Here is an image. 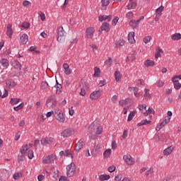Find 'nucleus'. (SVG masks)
Listing matches in <instances>:
<instances>
[{"label": "nucleus", "mask_w": 181, "mask_h": 181, "mask_svg": "<svg viewBox=\"0 0 181 181\" xmlns=\"http://www.w3.org/2000/svg\"><path fill=\"white\" fill-rule=\"evenodd\" d=\"M66 31L64 30V28H63L62 26H60L57 29V41L59 42V43H63L64 40H66Z\"/></svg>", "instance_id": "obj_1"}, {"label": "nucleus", "mask_w": 181, "mask_h": 181, "mask_svg": "<svg viewBox=\"0 0 181 181\" xmlns=\"http://www.w3.org/2000/svg\"><path fill=\"white\" fill-rule=\"evenodd\" d=\"M88 131H89L88 135L90 138H91V139H97L98 136H97V131L95 128V122L90 124Z\"/></svg>", "instance_id": "obj_2"}, {"label": "nucleus", "mask_w": 181, "mask_h": 181, "mask_svg": "<svg viewBox=\"0 0 181 181\" xmlns=\"http://www.w3.org/2000/svg\"><path fill=\"white\" fill-rule=\"evenodd\" d=\"M76 173V164L71 163L66 166V175L69 177H73Z\"/></svg>", "instance_id": "obj_3"}, {"label": "nucleus", "mask_w": 181, "mask_h": 181, "mask_svg": "<svg viewBox=\"0 0 181 181\" xmlns=\"http://www.w3.org/2000/svg\"><path fill=\"white\" fill-rule=\"evenodd\" d=\"M54 117L59 122H64L66 121V117H64V115H63V112L60 109L55 110Z\"/></svg>", "instance_id": "obj_4"}, {"label": "nucleus", "mask_w": 181, "mask_h": 181, "mask_svg": "<svg viewBox=\"0 0 181 181\" xmlns=\"http://www.w3.org/2000/svg\"><path fill=\"white\" fill-rule=\"evenodd\" d=\"M103 95V90H95L90 95V98L93 101H95V100H98L100 98V96Z\"/></svg>", "instance_id": "obj_5"}, {"label": "nucleus", "mask_w": 181, "mask_h": 181, "mask_svg": "<svg viewBox=\"0 0 181 181\" xmlns=\"http://www.w3.org/2000/svg\"><path fill=\"white\" fill-rule=\"evenodd\" d=\"M144 19V17L141 16L137 21L132 20L129 23V26H131L132 28V29H136V28H138V26H139V23H141V21Z\"/></svg>", "instance_id": "obj_6"}, {"label": "nucleus", "mask_w": 181, "mask_h": 181, "mask_svg": "<svg viewBox=\"0 0 181 181\" xmlns=\"http://www.w3.org/2000/svg\"><path fill=\"white\" fill-rule=\"evenodd\" d=\"M71 135H74V129H65L61 134L63 138H69V136H71Z\"/></svg>", "instance_id": "obj_7"}, {"label": "nucleus", "mask_w": 181, "mask_h": 181, "mask_svg": "<svg viewBox=\"0 0 181 181\" xmlns=\"http://www.w3.org/2000/svg\"><path fill=\"white\" fill-rule=\"evenodd\" d=\"M54 141V139L53 137H45L41 139V144L44 146H46V145H52Z\"/></svg>", "instance_id": "obj_8"}, {"label": "nucleus", "mask_w": 181, "mask_h": 181, "mask_svg": "<svg viewBox=\"0 0 181 181\" xmlns=\"http://www.w3.org/2000/svg\"><path fill=\"white\" fill-rule=\"evenodd\" d=\"M47 107H52V105H56V96H49L46 102Z\"/></svg>", "instance_id": "obj_9"}, {"label": "nucleus", "mask_w": 181, "mask_h": 181, "mask_svg": "<svg viewBox=\"0 0 181 181\" xmlns=\"http://www.w3.org/2000/svg\"><path fill=\"white\" fill-rule=\"evenodd\" d=\"M55 160H56V156L50 155L45 157V158L42 160V163H45V164L52 163V162H54Z\"/></svg>", "instance_id": "obj_10"}, {"label": "nucleus", "mask_w": 181, "mask_h": 181, "mask_svg": "<svg viewBox=\"0 0 181 181\" xmlns=\"http://www.w3.org/2000/svg\"><path fill=\"white\" fill-rule=\"evenodd\" d=\"M84 146V139H81L75 146V151L76 152H78L81 151V149H83V146Z\"/></svg>", "instance_id": "obj_11"}, {"label": "nucleus", "mask_w": 181, "mask_h": 181, "mask_svg": "<svg viewBox=\"0 0 181 181\" xmlns=\"http://www.w3.org/2000/svg\"><path fill=\"white\" fill-rule=\"evenodd\" d=\"M123 159L126 162L127 165H134V163H135V161L133 160L132 157L131 156H124Z\"/></svg>", "instance_id": "obj_12"}, {"label": "nucleus", "mask_w": 181, "mask_h": 181, "mask_svg": "<svg viewBox=\"0 0 181 181\" xmlns=\"http://www.w3.org/2000/svg\"><path fill=\"white\" fill-rule=\"evenodd\" d=\"M94 29L93 28H88L86 30V36L88 39H92L93 36H94Z\"/></svg>", "instance_id": "obj_13"}, {"label": "nucleus", "mask_w": 181, "mask_h": 181, "mask_svg": "<svg viewBox=\"0 0 181 181\" xmlns=\"http://www.w3.org/2000/svg\"><path fill=\"white\" fill-rule=\"evenodd\" d=\"M3 69H8L9 67V61L7 59L3 58L0 60Z\"/></svg>", "instance_id": "obj_14"}, {"label": "nucleus", "mask_w": 181, "mask_h": 181, "mask_svg": "<svg viewBox=\"0 0 181 181\" xmlns=\"http://www.w3.org/2000/svg\"><path fill=\"white\" fill-rule=\"evenodd\" d=\"M63 67L65 74H66V76H70V74H71V70H70V66H69V64L64 63L63 64Z\"/></svg>", "instance_id": "obj_15"}, {"label": "nucleus", "mask_w": 181, "mask_h": 181, "mask_svg": "<svg viewBox=\"0 0 181 181\" xmlns=\"http://www.w3.org/2000/svg\"><path fill=\"white\" fill-rule=\"evenodd\" d=\"M6 84L8 86V87H15L16 86V83H15V81L12 78H7L6 80Z\"/></svg>", "instance_id": "obj_16"}, {"label": "nucleus", "mask_w": 181, "mask_h": 181, "mask_svg": "<svg viewBox=\"0 0 181 181\" xmlns=\"http://www.w3.org/2000/svg\"><path fill=\"white\" fill-rule=\"evenodd\" d=\"M101 9L102 11H105L107 6L110 5V0H101Z\"/></svg>", "instance_id": "obj_17"}, {"label": "nucleus", "mask_w": 181, "mask_h": 181, "mask_svg": "<svg viewBox=\"0 0 181 181\" xmlns=\"http://www.w3.org/2000/svg\"><path fill=\"white\" fill-rule=\"evenodd\" d=\"M28 40H29V37H28V35L26 34H23L20 37V42L22 45H26V43H28Z\"/></svg>", "instance_id": "obj_18"}, {"label": "nucleus", "mask_w": 181, "mask_h": 181, "mask_svg": "<svg viewBox=\"0 0 181 181\" xmlns=\"http://www.w3.org/2000/svg\"><path fill=\"white\" fill-rule=\"evenodd\" d=\"M171 80L174 84V88H175V90H180L181 83H179V80L175 78H172Z\"/></svg>", "instance_id": "obj_19"}, {"label": "nucleus", "mask_w": 181, "mask_h": 181, "mask_svg": "<svg viewBox=\"0 0 181 181\" xmlns=\"http://www.w3.org/2000/svg\"><path fill=\"white\" fill-rule=\"evenodd\" d=\"M172 152H173V147L169 146L168 148H165L163 153L165 156H169V155H170V153H172Z\"/></svg>", "instance_id": "obj_20"}, {"label": "nucleus", "mask_w": 181, "mask_h": 181, "mask_svg": "<svg viewBox=\"0 0 181 181\" xmlns=\"http://www.w3.org/2000/svg\"><path fill=\"white\" fill-rule=\"evenodd\" d=\"M135 33L131 32L128 34V40L129 43L134 44L135 42Z\"/></svg>", "instance_id": "obj_21"}, {"label": "nucleus", "mask_w": 181, "mask_h": 181, "mask_svg": "<svg viewBox=\"0 0 181 181\" xmlns=\"http://www.w3.org/2000/svg\"><path fill=\"white\" fill-rule=\"evenodd\" d=\"M115 45V47H117V49H119V47H122V46H124V45H125V40H116Z\"/></svg>", "instance_id": "obj_22"}, {"label": "nucleus", "mask_w": 181, "mask_h": 181, "mask_svg": "<svg viewBox=\"0 0 181 181\" xmlns=\"http://www.w3.org/2000/svg\"><path fill=\"white\" fill-rule=\"evenodd\" d=\"M101 30H105V32H110V23H103L100 27Z\"/></svg>", "instance_id": "obj_23"}, {"label": "nucleus", "mask_w": 181, "mask_h": 181, "mask_svg": "<svg viewBox=\"0 0 181 181\" xmlns=\"http://www.w3.org/2000/svg\"><path fill=\"white\" fill-rule=\"evenodd\" d=\"M13 33V30H12V24L9 23V24L7 25V32H6V35H7V36H8L9 37H11Z\"/></svg>", "instance_id": "obj_24"}, {"label": "nucleus", "mask_w": 181, "mask_h": 181, "mask_svg": "<svg viewBox=\"0 0 181 181\" xmlns=\"http://www.w3.org/2000/svg\"><path fill=\"white\" fill-rule=\"evenodd\" d=\"M12 66L14 67V69H18V70H21L22 69V65L21 64V62L18 61H13Z\"/></svg>", "instance_id": "obj_25"}, {"label": "nucleus", "mask_w": 181, "mask_h": 181, "mask_svg": "<svg viewBox=\"0 0 181 181\" xmlns=\"http://www.w3.org/2000/svg\"><path fill=\"white\" fill-rule=\"evenodd\" d=\"M163 53V51L162 50V49H160V47H158L156 51V55H155L156 59H159V57L162 56Z\"/></svg>", "instance_id": "obj_26"}, {"label": "nucleus", "mask_w": 181, "mask_h": 181, "mask_svg": "<svg viewBox=\"0 0 181 181\" xmlns=\"http://www.w3.org/2000/svg\"><path fill=\"white\" fill-rule=\"evenodd\" d=\"M146 67H151V66H155V62L153 60L147 59L144 62Z\"/></svg>", "instance_id": "obj_27"}, {"label": "nucleus", "mask_w": 181, "mask_h": 181, "mask_svg": "<svg viewBox=\"0 0 181 181\" xmlns=\"http://www.w3.org/2000/svg\"><path fill=\"white\" fill-rule=\"evenodd\" d=\"M56 88V94H60L62 93V88H63V86L62 84L58 83L54 86Z\"/></svg>", "instance_id": "obj_28"}, {"label": "nucleus", "mask_w": 181, "mask_h": 181, "mask_svg": "<svg viewBox=\"0 0 181 181\" xmlns=\"http://www.w3.org/2000/svg\"><path fill=\"white\" fill-rule=\"evenodd\" d=\"M100 74H101V71L100 70V68H98L97 66L95 67L93 76L94 77H100Z\"/></svg>", "instance_id": "obj_29"}, {"label": "nucleus", "mask_w": 181, "mask_h": 181, "mask_svg": "<svg viewBox=\"0 0 181 181\" xmlns=\"http://www.w3.org/2000/svg\"><path fill=\"white\" fill-rule=\"evenodd\" d=\"M151 124V121H148L147 119L141 120V122L137 124V127H142V125H148Z\"/></svg>", "instance_id": "obj_30"}, {"label": "nucleus", "mask_w": 181, "mask_h": 181, "mask_svg": "<svg viewBox=\"0 0 181 181\" xmlns=\"http://www.w3.org/2000/svg\"><path fill=\"white\" fill-rule=\"evenodd\" d=\"M104 158H108L110 156H111V149L108 148L105 150L103 153Z\"/></svg>", "instance_id": "obj_31"}, {"label": "nucleus", "mask_w": 181, "mask_h": 181, "mask_svg": "<svg viewBox=\"0 0 181 181\" xmlns=\"http://www.w3.org/2000/svg\"><path fill=\"white\" fill-rule=\"evenodd\" d=\"M111 176L109 175H100L99 176L100 180H110Z\"/></svg>", "instance_id": "obj_32"}, {"label": "nucleus", "mask_w": 181, "mask_h": 181, "mask_svg": "<svg viewBox=\"0 0 181 181\" xmlns=\"http://www.w3.org/2000/svg\"><path fill=\"white\" fill-rule=\"evenodd\" d=\"M171 39L173 40H180L181 39V34L180 33H175L171 36Z\"/></svg>", "instance_id": "obj_33"}, {"label": "nucleus", "mask_w": 181, "mask_h": 181, "mask_svg": "<svg viewBox=\"0 0 181 181\" xmlns=\"http://www.w3.org/2000/svg\"><path fill=\"white\" fill-rule=\"evenodd\" d=\"M115 77L116 81H121V72L116 71L115 72Z\"/></svg>", "instance_id": "obj_34"}, {"label": "nucleus", "mask_w": 181, "mask_h": 181, "mask_svg": "<svg viewBox=\"0 0 181 181\" xmlns=\"http://www.w3.org/2000/svg\"><path fill=\"white\" fill-rule=\"evenodd\" d=\"M19 101H21V98H11L10 100V104H11V105H16Z\"/></svg>", "instance_id": "obj_35"}, {"label": "nucleus", "mask_w": 181, "mask_h": 181, "mask_svg": "<svg viewBox=\"0 0 181 181\" xmlns=\"http://www.w3.org/2000/svg\"><path fill=\"white\" fill-rule=\"evenodd\" d=\"M28 149L29 148H28V144L25 145L24 146H22L21 148L20 149L21 153L25 155Z\"/></svg>", "instance_id": "obj_36"}, {"label": "nucleus", "mask_w": 181, "mask_h": 181, "mask_svg": "<svg viewBox=\"0 0 181 181\" xmlns=\"http://www.w3.org/2000/svg\"><path fill=\"white\" fill-rule=\"evenodd\" d=\"M135 114H136L135 111L130 112L127 119L128 122H129V121H132V119L135 117Z\"/></svg>", "instance_id": "obj_37"}, {"label": "nucleus", "mask_w": 181, "mask_h": 181, "mask_svg": "<svg viewBox=\"0 0 181 181\" xmlns=\"http://www.w3.org/2000/svg\"><path fill=\"white\" fill-rule=\"evenodd\" d=\"M95 128H96V136L100 135L103 132V127L97 125L95 123Z\"/></svg>", "instance_id": "obj_38"}, {"label": "nucleus", "mask_w": 181, "mask_h": 181, "mask_svg": "<svg viewBox=\"0 0 181 181\" xmlns=\"http://www.w3.org/2000/svg\"><path fill=\"white\" fill-rule=\"evenodd\" d=\"M25 159V154L21 153V154L18 156V163H21V162H23V160Z\"/></svg>", "instance_id": "obj_39"}, {"label": "nucleus", "mask_w": 181, "mask_h": 181, "mask_svg": "<svg viewBox=\"0 0 181 181\" xmlns=\"http://www.w3.org/2000/svg\"><path fill=\"white\" fill-rule=\"evenodd\" d=\"M20 177H22V173H16L13 175L14 180H18Z\"/></svg>", "instance_id": "obj_40"}, {"label": "nucleus", "mask_w": 181, "mask_h": 181, "mask_svg": "<svg viewBox=\"0 0 181 181\" xmlns=\"http://www.w3.org/2000/svg\"><path fill=\"white\" fill-rule=\"evenodd\" d=\"M105 64L108 67H110L111 64H112V58L108 57V59L105 62Z\"/></svg>", "instance_id": "obj_41"}, {"label": "nucleus", "mask_w": 181, "mask_h": 181, "mask_svg": "<svg viewBox=\"0 0 181 181\" xmlns=\"http://www.w3.org/2000/svg\"><path fill=\"white\" fill-rule=\"evenodd\" d=\"M136 6V2H132L130 5L126 6V8H127V9H134V8H135Z\"/></svg>", "instance_id": "obj_42"}, {"label": "nucleus", "mask_w": 181, "mask_h": 181, "mask_svg": "<svg viewBox=\"0 0 181 181\" xmlns=\"http://www.w3.org/2000/svg\"><path fill=\"white\" fill-rule=\"evenodd\" d=\"M49 87V83H47V81H42L41 83V88H42L43 90H46V88H47Z\"/></svg>", "instance_id": "obj_43"}, {"label": "nucleus", "mask_w": 181, "mask_h": 181, "mask_svg": "<svg viewBox=\"0 0 181 181\" xmlns=\"http://www.w3.org/2000/svg\"><path fill=\"white\" fill-rule=\"evenodd\" d=\"M152 111H153V108L152 107H148V110L146 109V110L144 112L142 111V112L144 114H146V115H149L150 114H152Z\"/></svg>", "instance_id": "obj_44"}, {"label": "nucleus", "mask_w": 181, "mask_h": 181, "mask_svg": "<svg viewBox=\"0 0 181 181\" xmlns=\"http://www.w3.org/2000/svg\"><path fill=\"white\" fill-rule=\"evenodd\" d=\"M163 8H164L163 6H160V7H158L156 11L157 15H159V16H160V13H162Z\"/></svg>", "instance_id": "obj_45"}, {"label": "nucleus", "mask_w": 181, "mask_h": 181, "mask_svg": "<svg viewBox=\"0 0 181 181\" xmlns=\"http://www.w3.org/2000/svg\"><path fill=\"white\" fill-rule=\"evenodd\" d=\"M21 26L24 29H29V28L30 27V23H28V22H24L22 23Z\"/></svg>", "instance_id": "obj_46"}, {"label": "nucleus", "mask_w": 181, "mask_h": 181, "mask_svg": "<svg viewBox=\"0 0 181 181\" xmlns=\"http://www.w3.org/2000/svg\"><path fill=\"white\" fill-rule=\"evenodd\" d=\"M23 108V103H21L19 105L14 107V111H19V110H22Z\"/></svg>", "instance_id": "obj_47"}, {"label": "nucleus", "mask_w": 181, "mask_h": 181, "mask_svg": "<svg viewBox=\"0 0 181 181\" xmlns=\"http://www.w3.org/2000/svg\"><path fill=\"white\" fill-rule=\"evenodd\" d=\"M8 90L6 89H4V93L2 95V92L0 90V97L1 98H5V97H8Z\"/></svg>", "instance_id": "obj_48"}, {"label": "nucleus", "mask_w": 181, "mask_h": 181, "mask_svg": "<svg viewBox=\"0 0 181 181\" xmlns=\"http://www.w3.org/2000/svg\"><path fill=\"white\" fill-rule=\"evenodd\" d=\"M144 97L146 98H151V93H149V89H145Z\"/></svg>", "instance_id": "obj_49"}, {"label": "nucleus", "mask_w": 181, "mask_h": 181, "mask_svg": "<svg viewBox=\"0 0 181 181\" xmlns=\"http://www.w3.org/2000/svg\"><path fill=\"white\" fill-rule=\"evenodd\" d=\"M64 156H71V158H73V154L71 153V152L70 151V150H66L64 151Z\"/></svg>", "instance_id": "obj_50"}, {"label": "nucleus", "mask_w": 181, "mask_h": 181, "mask_svg": "<svg viewBox=\"0 0 181 181\" xmlns=\"http://www.w3.org/2000/svg\"><path fill=\"white\" fill-rule=\"evenodd\" d=\"M126 16L128 19H132L134 18V13L129 11L127 13Z\"/></svg>", "instance_id": "obj_51"}, {"label": "nucleus", "mask_w": 181, "mask_h": 181, "mask_svg": "<svg viewBox=\"0 0 181 181\" xmlns=\"http://www.w3.org/2000/svg\"><path fill=\"white\" fill-rule=\"evenodd\" d=\"M28 158L29 159H33V151L32 150H29L28 152Z\"/></svg>", "instance_id": "obj_52"}, {"label": "nucleus", "mask_w": 181, "mask_h": 181, "mask_svg": "<svg viewBox=\"0 0 181 181\" xmlns=\"http://www.w3.org/2000/svg\"><path fill=\"white\" fill-rule=\"evenodd\" d=\"M139 109L140 110V111H141V112L142 111L144 112L146 111V105H139Z\"/></svg>", "instance_id": "obj_53"}, {"label": "nucleus", "mask_w": 181, "mask_h": 181, "mask_svg": "<svg viewBox=\"0 0 181 181\" xmlns=\"http://www.w3.org/2000/svg\"><path fill=\"white\" fill-rule=\"evenodd\" d=\"M40 16L42 22L46 19V16L45 15V13H42V11L40 12Z\"/></svg>", "instance_id": "obj_54"}, {"label": "nucleus", "mask_w": 181, "mask_h": 181, "mask_svg": "<svg viewBox=\"0 0 181 181\" xmlns=\"http://www.w3.org/2000/svg\"><path fill=\"white\" fill-rule=\"evenodd\" d=\"M108 172H110V173H112V172H115V166L114 165H111L107 168Z\"/></svg>", "instance_id": "obj_55"}, {"label": "nucleus", "mask_w": 181, "mask_h": 181, "mask_svg": "<svg viewBox=\"0 0 181 181\" xmlns=\"http://www.w3.org/2000/svg\"><path fill=\"white\" fill-rule=\"evenodd\" d=\"M144 42L146 44V43H149V42H151V36H146L144 38Z\"/></svg>", "instance_id": "obj_56"}, {"label": "nucleus", "mask_w": 181, "mask_h": 181, "mask_svg": "<svg viewBox=\"0 0 181 181\" xmlns=\"http://www.w3.org/2000/svg\"><path fill=\"white\" fill-rule=\"evenodd\" d=\"M100 22H103V21H107V16H100L98 18Z\"/></svg>", "instance_id": "obj_57"}, {"label": "nucleus", "mask_w": 181, "mask_h": 181, "mask_svg": "<svg viewBox=\"0 0 181 181\" xmlns=\"http://www.w3.org/2000/svg\"><path fill=\"white\" fill-rule=\"evenodd\" d=\"M119 104L122 107H124V105H127V100H119Z\"/></svg>", "instance_id": "obj_58"}, {"label": "nucleus", "mask_w": 181, "mask_h": 181, "mask_svg": "<svg viewBox=\"0 0 181 181\" xmlns=\"http://www.w3.org/2000/svg\"><path fill=\"white\" fill-rule=\"evenodd\" d=\"M163 122H165V124H169V122H170V117H169V116H165Z\"/></svg>", "instance_id": "obj_59"}, {"label": "nucleus", "mask_w": 181, "mask_h": 181, "mask_svg": "<svg viewBox=\"0 0 181 181\" xmlns=\"http://www.w3.org/2000/svg\"><path fill=\"white\" fill-rule=\"evenodd\" d=\"M39 145H40V141L35 140V143H34V146H35V149H37V147L39 146Z\"/></svg>", "instance_id": "obj_60"}, {"label": "nucleus", "mask_w": 181, "mask_h": 181, "mask_svg": "<svg viewBox=\"0 0 181 181\" xmlns=\"http://www.w3.org/2000/svg\"><path fill=\"white\" fill-rule=\"evenodd\" d=\"M19 138H21V132H18L15 136V141H19Z\"/></svg>", "instance_id": "obj_61"}, {"label": "nucleus", "mask_w": 181, "mask_h": 181, "mask_svg": "<svg viewBox=\"0 0 181 181\" xmlns=\"http://www.w3.org/2000/svg\"><path fill=\"white\" fill-rule=\"evenodd\" d=\"M121 179H122V175L119 174L117 176L115 177V180L119 181V180H121Z\"/></svg>", "instance_id": "obj_62"}, {"label": "nucleus", "mask_w": 181, "mask_h": 181, "mask_svg": "<svg viewBox=\"0 0 181 181\" xmlns=\"http://www.w3.org/2000/svg\"><path fill=\"white\" fill-rule=\"evenodd\" d=\"M118 17H116L115 18H114L112 21V25H117V23H118Z\"/></svg>", "instance_id": "obj_63"}, {"label": "nucleus", "mask_w": 181, "mask_h": 181, "mask_svg": "<svg viewBox=\"0 0 181 181\" xmlns=\"http://www.w3.org/2000/svg\"><path fill=\"white\" fill-rule=\"evenodd\" d=\"M37 180H38V181L45 180V175H38Z\"/></svg>", "instance_id": "obj_64"}]
</instances>
